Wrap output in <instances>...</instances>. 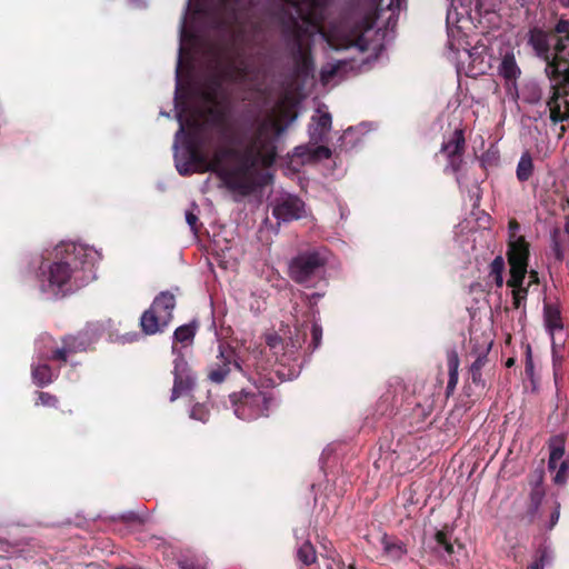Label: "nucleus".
<instances>
[{
	"label": "nucleus",
	"instance_id": "25",
	"mask_svg": "<svg viewBox=\"0 0 569 569\" xmlns=\"http://www.w3.org/2000/svg\"><path fill=\"white\" fill-rule=\"evenodd\" d=\"M533 172V161L531 154L526 151L521 154L517 169H516V176L517 179L521 182L527 181Z\"/></svg>",
	"mask_w": 569,
	"mask_h": 569
},
{
	"label": "nucleus",
	"instance_id": "21",
	"mask_svg": "<svg viewBox=\"0 0 569 569\" xmlns=\"http://www.w3.org/2000/svg\"><path fill=\"white\" fill-rule=\"evenodd\" d=\"M498 73L507 81H516L521 71L513 52H506L498 67Z\"/></svg>",
	"mask_w": 569,
	"mask_h": 569
},
{
	"label": "nucleus",
	"instance_id": "46",
	"mask_svg": "<svg viewBox=\"0 0 569 569\" xmlns=\"http://www.w3.org/2000/svg\"><path fill=\"white\" fill-rule=\"evenodd\" d=\"M527 569H543L538 562H532Z\"/></svg>",
	"mask_w": 569,
	"mask_h": 569
},
{
	"label": "nucleus",
	"instance_id": "35",
	"mask_svg": "<svg viewBox=\"0 0 569 569\" xmlns=\"http://www.w3.org/2000/svg\"><path fill=\"white\" fill-rule=\"evenodd\" d=\"M555 31L559 34L558 39H563L569 48V21L566 19H559L555 26Z\"/></svg>",
	"mask_w": 569,
	"mask_h": 569
},
{
	"label": "nucleus",
	"instance_id": "20",
	"mask_svg": "<svg viewBox=\"0 0 569 569\" xmlns=\"http://www.w3.org/2000/svg\"><path fill=\"white\" fill-rule=\"evenodd\" d=\"M31 377L34 385L44 387L53 381L56 375L47 361L34 358L31 365Z\"/></svg>",
	"mask_w": 569,
	"mask_h": 569
},
{
	"label": "nucleus",
	"instance_id": "27",
	"mask_svg": "<svg viewBox=\"0 0 569 569\" xmlns=\"http://www.w3.org/2000/svg\"><path fill=\"white\" fill-rule=\"evenodd\" d=\"M505 260L501 256L496 257L490 263L489 277L497 287L503 284Z\"/></svg>",
	"mask_w": 569,
	"mask_h": 569
},
{
	"label": "nucleus",
	"instance_id": "51",
	"mask_svg": "<svg viewBox=\"0 0 569 569\" xmlns=\"http://www.w3.org/2000/svg\"><path fill=\"white\" fill-rule=\"evenodd\" d=\"M349 569H356V568L351 566V567H349Z\"/></svg>",
	"mask_w": 569,
	"mask_h": 569
},
{
	"label": "nucleus",
	"instance_id": "13",
	"mask_svg": "<svg viewBox=\"0 0 569 569\" xmlns=\"http://www.w3.org/2000/svg\"><path fill=\"white\" fill-rule=\"evenodd\" d=\"M543 325L546 331L551 338L552 350H553V377L555 381L558 380V366L560 363V359L556 355L557 347V335L563 336V322L561 317L560 307L556 303H545L543 305Z\"/></svg>",
	"mask_w": 569,
	"mask_h": 569
},
{
	"label": "nucleus",
	"instance_id": "4",
	"mask_svg": "<svg viewBox=\"0 0 569 569\" xmlns=\"http://www.w3.org/2000/svg\"><path fill=\"white\" fill-rule=\"evenodd\" d=\"M527 42L535 54L545 63V72L550 81L552 96L547 101L550 120L553 123L569 119V102L562 96V88L569 86V47L563 39H557L551 47L550 34L539 27L527 33Z\"/></svg>",
	"mask_w": 569,
	"mask_h": 569
},
{
	"label": "nucleus",
	"instance_id": "45",
	"mask_svg": "<svg viewBox=\"0 0 569 569\" xmlns=\"http://www.w3.org/2000/svg\"><path fill=\"white\" fill-rule=\"evenodd\" d=\"M323 297V293H320V292H315L312 293L311 296L308 297V299L311 301L312 299H320Z\"/></svg>",
	"mask_w": 569,
	"mask_h": 569
},
{
	"label": "nucleus",
	"instance_id": "24",
	"mask_svg": "<svg viewBox=\"0 0 569 569\" xmlns=\"http://www.w3.org/2000/svg\"><path fill=\"white\" fill-rule=\"evenodd\" d=\"M447 362H448V373L449 379L447 383V390L448 392L452 391L457 383H458V369H459V357L458 353L455 350H451L447 355Z\"/></svg>",
	"mask_w": 569,
	"mask_h": 569
},
{
	"label": "nucleus",
	"instance_id": "14",
	"mask_svg": "<svg viewBox=\"0 0 569 569\" xmlns=\"http://www.w3.org/2000/svg\"><path fill=\"white\" fill-rule=\"evenodd\" d=\"M94 341L96 336L88 331L67 336L62 340V346L53 351L52 358L66 362L69 355L86 351Z\"/></svg>",
	"mask_w": 569,
	"mask_h": 569
},
{
	"label": "nucleus",
	"instance_id": "41",
	"mask_svg": "<svg viewBox=\"0 0 569 569\" xmlns=\"http://www.w3.org/2000/svg\"><path fill=\"white\" fill-rule=\"evenodd\" d=\"M560 517L559 506L551 512L550 515V523L548 526V529H552L555 525L558 522Z\"/></svg>",
	"mask_w": 569,
	"mask_h": 569
},
{
	"label": "nucleus",
	"instance_id": "7",
	"mask_svg": "<svg viewBox=\"0 0 569 569\" xmlns=\"http://www.w3.org/2000/svg\"><path fill=\"white\" fill-rule=\"evenodd\" d=\"M197 332L196 322L182 325L173 332L172 355L173 359V387L170 401H174L182 396L189 395L197 382V377L190 368L183 349L192 346Z\"/></svg>",
	"mask_w": 569,
	"mask_h": 569
},
{
	"label": "nucleus",
	"instance_id": "42",
	"mask_svg": "<svg viewBox=\"0 0 569 569\" xmlns=\"http://www.w3.org/2000/svg\"><path fill=\"white\" fill-rule=\"evenodd\" d=\"M121 518H122L123 520H126V521H133V520H138V518H139V517H138V515H137L136 512H133V511H128V512L123 513V515L121 516Z\"/></svg>",
	"mask_w": 569,
	"mask_h": 569
},
{
	"label": "nucleus",
	"instance_id": "43",
	"mask_svg": "<svg viewBox=\"0 0 569 569\" xmlns=\"http://www.w3.org/2000/svg\"><path fill=\"white\" fill-rule=\"evenodd\" d=\"M526 372L528 375H532V372H533V362H532L530 355H528L527 360H526Z\"/></svg>",
	"mask_w": 569,
	"mask_h": 569
},
{
	"label": "nucleus",
	"instance_id": "11",
	"mask_svg": "<svg viewBox=\"0 0 569 569\" xmlns=\"http://www.w3.org/2000/svg\"><path fill=\"white\" fill-rule=\"evenodd\" d=\"M174 308V296L169 291L160 292L140 318L142 331L146 335H156L163 331L172 320Z\"/></svg>",
	"mask_w": 569,
	"mask_h": 569
},
{
	"label": "nucleus",
	"instance_id": "37",
	"mask_svg": "<svg viewBox=\"0 0 569 569\" xmlns=\"http://www.w3.org/2000/svg\"><path fill=\"white\" fill-rule=\"evenodd\" d=\"M58 403V399L56 396L48 392H39L38 393V402L37 405H42L44 407H56Z\"/></svg>",
	"mask_w": 569,
	"mask_h": 569
},
{
	"label": "nucleus",
	"instance_id": "39",
	"mask_svg": "<svg viewBox=\"0 0 569 569\" xmlns=\"http://www.w3.org/2000/svg\"><path fill=\"white\" fill-rule=\"evenodd\" d=\"M407 6V0H390L388 9L395 13H399Z\"/></svg>",
	"mask_w": 569,
	"mask_h": 569
},
{
	"label": "nucleus",
	"instance_id": "47",
	"mask_svg": "<svg viewBox=\"0 0 569 569\" xmlns=\"http://www.w3.org/2000/svg\"><path fill=\"white\" fill-rule=\"evenodd\" d=\"M559 2L563 6L569 8V0H559Z\"/></svg>",
	"mask_w": 569,
	"mask_h": 569
},
{
	"label": "nucleus",
	"instance_id": "32",
	"mask_svg": "<svg viewBox=\"0 0 569 569\" xmlns=\"http://www.w3.org/2000/svg\"><path fill=\"white\" fill-rule=\"evenodd\" d=\"M543 496H545V491H543L542 486L540 483H536L530 492V501H531V506H532L531 513H535L538 510V508L543 499Z\"/></svg>",
	"mask_w": 569,
	"mask_h": 569
},
{
	"label": "nucleus",
	"instance_id": "17",
	"mask_svg": "<svg viewBox=\"0 0 569 569\" xmlns=\"http://www.w3.org/2000/svg\"><path fill=\"white\" fill-rule=\"evenodd\" d=\"M355 70L356 64L353 58L337 59L321 68L320 80L323 84H329L336 78L342 80L350 71Z\"/></svg>",
	"mask_w": 569,
	"mask_h": 569
},
{
	"label": "nucleus",
	"instance_id": "1",
	"mask_svg": "<svg viewBox=\"0 0 569 569\" xmlns=\"http://www.w3.org/2000/svg\"><path fill=\"white\" fill-rule=\"evenodd\" d=\"M279 1L283 37L291 48L296 73L303 78L313 71L311 58L305 49L313 37H321L335 51L362 53L370 48L371 36L378 33L368 20L353 22L349 18L333 22L327 31L322 30L320 24L329 0ZM250 6L251 0H188L179 27L174 90L176 119L179 122L173 141L177 171L181 176L213 172L228 190L242 197L254 191L260 170L274 163L280 138L297 119V113L289 114L291 111L281 102L254 118L250 134L233 140L234 147H228L223 144L226 128L220 127L214 132L203 129L197 120L184 116L179 99L183 60L198 44L193 22L204 21L211 28L227 31L240 22L243 11Z\"/></svg>",
	"mask_w": 569,
	"mask_h": 569
},
{
	"label": "nucleus",
	"instance_id": "50",
	"mask_svg": "<svg viewBox=\"0 0 569 569\" xmlns=\"http://www.w3.org/2000/svg\"><path fill=\"white\" fill-rule=\"evenodd\" d=\"M353 129L352 128H348V130L346 131V133H349L351 132Z\"/></svg>",
	"mask_w": 569,
	"mask_h": 569
},
{
	"label": "nucleus",
	"instance_id": "16",
	"mask_svg": "<svg viewBox=\"0 0 569 569\" xmlns=\"http://www.w3.org/2000/svg\"><path fill=\"white\" fill-rule=\"evenodd\" d=\"M565 455V443L561 438H553L550 442V455L548 468L555 470L558 468L553 481L557 485H563L567 481L569 472V458L561 460Z\"/></svg>",
	"mask_w": 569,
	"mask_h": 569
},
{
	"label": "nucleus",
	"instance_id": "26",
	"mask_svg": "<svg viewBox=\"0 0 569 569\" xmlns=\"http://www.w3.org/2000/svg\"><path fill=\"white\" fill-rule=\"evenodd\" d=\"M313 146L302 144L293 149L291 162L296 166H302L307 161L313 160Z\"/></svg>",
	"mask_w": 569,
	"mask_h": 569
},
{
	"label": "nucleus",
	"instance_id": "48",
	"mask_svg": "<svg viewBox=\"0 0 569 569\" xmlns=\"http://www.w3.org/2000/svg\"><path fill=\"white\" fill-rule=\"evenodd\" d=\"M160 114L163 116V117H168V118L170 117V113L164 112V111H160Z\"/></svg>",
	"mask_w": 569,
	"mask_h": 569
},
{
	"label": "nucleus",
	"instance_id": "49",
	"mask_svg": "<svg viewBox=\"0 0 569 569\" xmlns=\"http://www.w3.org/2000/svg\"><path fill=\"white\" fill-rule=\"evenodd\" d=\"M512 363H513L512 359H509V360L507 361V366H511Z\"/></svg>",
	"mask_w": 569,
	"mask_h": 569
},
{
	"label": "nucleus",
	"instance_id": "28",
	"mask_svg": "<svg viewBox=\"0 0 569 569\" xmlns=\"http://www.w3.org/2000/svg\"><path fill=\"white\" fill-rule=\"evenodd\" d=\"M297 558L305 566L312 565L317 559L313 546L309 541H305L297 549Z\"/></svg>",
	"mask_w": 569,
	"mask_h": 569
},
{
	"label": "nucleus",
	"instance_id": "8",
	"mask_svg": "<svg viewBox=\"0 0 569 569\" xmlns=\"http://www.w3.org/2000/svg\"><path fill=\"white\" fill-rule=\"evenodd\" d=\"M520 226L517 221L509 222L508 262L510 264V278L507 281L512 287L515 308L519 309L527 298V289L522 287L527 274L529 243L519 234Z\"/></svg>",
	"mask_w": 569,
	"mask_h": 569
},
{
	"label": "nucleus",
	"instance_id": "29",
	"mask_svg": "<svg viewBox=\"0 0 569 569\" xmlns=\"http://www.w3.org/2000/svg\"><path fill=\"white\" fill-rule=\"evenodd\" d=\"M436 546L435 549L443 556L453 553V545L448 539L447 535L443 531H438L435 536Z\"/></svg>",
	"mask_w": 569,
	"mask_h": 569
},
{
	"label": "nucleus",
	"instance_id": "6",
	"mask_svg": "<svg viewBox=\"0 0 569 569\" xmlns=\"http://www.w3.org/2000/svg\"><path fill=\"white\" fill-rule=\"evenodd\" d=\"M259 76V69L252 58L241 49H232L219 53L217 57L211 87L206 93L208 100L213 101L223 84L242 89H253Z\"/></svg>",
	"mask_w": 569,
	"mask_h": 569
},
{
	"label": "nucleus",
	"instance_id": "15",
	"mask_svg": "<svg viewBox=\"0 0 569 569\" xmlns=\"http://www.w3.org/2000/svg\"><path fill=\"white\" fill-rule=\"evenodd\" d=\"M305 213V203L292 194L280 197L272 209L273 217L279 222H289L300 219Z\"/></svg>",
	"mask_w": 569,
	"mask_h": 569
},
{
	"label": "nucleus",
	"instance_id": "31",
	"mask_svg": "<svg viewBox=\"0 0 569 569\" xmlns=\"http://www.w3.org/2000/svg\"><path fill=\"white\" fill-rule=\"evenodd\" d=\"M487 361L486 355H480L470 366V375L473 383L481 382V370Z\"/></svg>",
	"mask_w": 569,
	"mask_h": 569
},
{
	"label": "nucleus",
	"instance_id": "3",
	"mask_svg": "<svg viewBox=\"0 0 569 569\" xmlns=\"http://www.w3.org/2000/svg\"><path fill=\"white\" fill-rule=\"evenodd\" d=\"M101 254L77 242H61L54 249V260L38 274L39 290L46 299H59L96 279L94 266Z\"/></svg>",
	"mask_w": 569,
	"mask_h": 569
},
{
	"label": "nucleus",
	"instance_id": "40",
	"mask_svg": "<svg viewBox=\"0 0 569 569\" xmlns=\"http://www.w3.org/2000/svg\"><path fill=\"white\" fill-rule=\"evenodd\" d=\"M186 221L188 223V226L190 227V229L196 232L197 231V222H198V217L192 213V212H186Z\"/></svg>",
	"mask_w": 569,
	"mask_h": 569
},
{
	"label": "nucleus",
	"instance_id": "38",
	"mask_svg": "<svg viewBox=\"0 0 569 569\" xmlns=\"http://www.w3.org/2000/svg\"><path fill=\"white\" fill-rule=\"evenodd\" d=\"M313 160L316 159H329L331 157V150L325 146H313Z\"/></svg>",
	"mask_w": 569,
	"mask_h": 569
},
{
	"label": "nucleus",
	"instance_id": "22",
	"mask_svg": "<svg viewBox=\"0 0 569 569\" xmlns=\"http://www.w3.org/2000/svg\"><path fill=\"white\" fill-rule=\"evenodd\" d=\"M517 97L525 103L537 104L542 99V90L535 80H529L522 84Z\"/></svg>",
	"mask_w": 569,
	"mask_h": 569
},
{
	"label": "nucleus",
	"instance_id": "30",
	"mask_svg": "<svg viewBox=\"0 0 569 569\" xmlns=\"http://www.w3.org/2000/svg\"><path fill=\"white\" fill-rule=\"evenodd\" d=\"M561 231L555 229L551 233V251L558 261H561L565 257V250L561 240Z\"/></svg>",
	"mask_w": 569,
	"mask_h": 569
},
{
	"label": "nucleus",
	"instance_id": "2",
	"mask_svg": "<svg viewBox=\"0 0 569 569\" xmlns=\"http://www.w3.org/2000/svg\"><path fill=\"white\" fill-rule=\"evenodd\" d=\"M307 330L306 326L301 325L296 327V336L290 337L289 342L284 346L282 339L277 333H269L266 336L267 348L271 352L274 361L272 362L269 357H264L266 349L262 350L258 347L248 350L246 353L237 351L234 348L224 346L222 343L218 347L216 361L209 365L207 370V378L210 382L220 385L226 381L232 368L238 370L247 380L256 387L262 383V376L273 367L279 365L283 368L290 367L292 362L298 361V351L306 342ZM300 369L289 368L286 373L281 369L277 370L280 379H293L298 377Z\"/></svg>",
	"mask_w": 569,
	"mask_h": 569
},
{
	"label": "nucleus",
	"instance_id": "23",
	"mask_svg": "<svg viewBox=\"0 0 569 569\" xmlns=\"http://www.w3.org/2000/svg\"><path fill=\"white\" fill-rule=\"evenodd\" d=\"M57 348L54 347V339L48 333L41 335L36 340V357L39 360L48 361L50 359L54 360L52 358L53 351Z\"/></svg>",
	"mask_w": 569,
	"mask_h": 569
},
{
	"label": "nucleus",
	"instance_id": "19",
	"mask_svg": "<svg viewBox=\"0 0 569 569\" xmlns=\"http://www.w3.org/2000/svg\"><path fill=\"white\" fill-rule=\"evenodd\" d=\"M332 118L329 112L320 113L318 117H312V123L309 127L310 141L313 144L322 142L326 134L330 131Z\"/></svg>",
	"mask_w": 569,
	"mask_h": 569
},
{
	"label": "nucleus",
	"instance_id": "9",
	"mask_svg": "<svg viewBox=\"0 0 569 569\" xmlns=\"http://www.w3.org/2000/svg\"><path fill=\"white\" fill-rule=\"evenodd\" d=\"M328 262V252L323 248H316L302 251L291 259L289 274L293 281L303 286L320 279Z\"/></svg>",
	"mask_w": 569,
	"mask_h": 569
},
{
	"label": "nucleus",
	"instance_id": "44",
	"mask_svg": "<svg viewBox=\"0 0 569 569\" xmlns=\"http://www.w3.org/2000/svg\"><path fill=\"white\" fill-rule=\"evenodd\" d=\"M563 233L567 237L568 242H569V216L566 218V221H565Z\"/></svg>",
	"mask_w": 569,
	"mask_h": 569
},
{
	"label": "nucleus",
	"instance_id": "33",
	"mask_svg": "<svg viewBox=\"0 0 569 569\" xmlns=\"http://www.w3.org/2000/svg\"><path fill=\"white\" fill-rule=\"evenodd\" d=\"M310 332H311L310 347H311V351L313 352L321 345V340H322V327H321V325L318 323L317 321H313L312 325H311Z\"/></svg>",
	"mask_w": 569,
	"mask_h": 569
},
{
	"label": "nucleus",
	"instance_id": "18",
	"mask_svg": "<svg viewBox=\"0 0 569 569\" xmlns=\"http://www.w3.org/2000/svg\"><path fill=\"white\" fill-rule=\"evenodd\" d=\"M382 557L391 562H400L408 555L407 545L396 536L382 533L379 539Z\"/></svg>",
	"mask_w": 569,
	"mask_h": 569
},
{
	"label": "nucleus",
	"instance_id": "5",
	"mask_svg": "<svg viewBox=\"0 0 569 569\" xmlns=\"http://www.w3.org/2000/svg\"><path fill=\"white\" fill-rule=\"evenodd\" d=\"M479 4V0H450L447 10L448 48L457 54L461 68L465 69V63L468 62L466 73L469 77L482 74L489 67L485 54L486 47H470L466 33L468 26L471 24V10L472 8L477 9ZM458 69H460V66H458Z\"/></svg>",
	"mask_w": 569,
	"mask_h": 569
},
{
	"label": "nucleus",
	"instance_id": "34",
	"mask_svg": "<svg viewBox=\"0 0 569 569\" xmlns=\"http://www.w3.org/2000/svg\"><path fill=\"white\" fill-rule=\"evenodd\" d=\"M190 418L206 422L209 418V411L206 406L197 403L190 410Z\"/></svg>",
	"mask_w": 569,
	"mask_h": 569
},
{
	"label": "nucleus",
	"instance_id": "10",
	"mask_svg": "<svg viewBox=\"0 0 569 569\" xmlns=\"http://www.w3.org/2000/svg\"><path fill=\"white\" fill-rule=\"evenodd\" d=\"M234 416L244 421H251L269 415L274 403L273 397L264 391L233 392L229 396Z\"/></svg>",
	"mask_w": 569,
	"mask_h": 569
},
{
	"label": "nucleus",
	"instance_id": "12",
	"mask_svg": "<svg viewBox=\"0 0 569 569\" xmlns=\"http://www.w3.org/2000/svg\"><path fill=\"white\" fill-rule=\"evenodd\" d=\"M465 136L463 131L456 129L442 142L440 152L446 157L447 164L445 166L446 173H452L459 187H462L461 168L463 164V150H465Z\"/></svg>",
	"mask_w": 569,
	"mask_h": 569
},
{
	"label": "nucleus",
	"instance_id": "36",
	"mask_svg": "<svg viewBox=\"0 0 569 569\" xmlns=\"http://www.w3.org/2000/svg\"><path fill=\"white\" fill-rule=\"evenodd\" d=\"M553 560V552L552 550L545 546L542 548L539 549V558L535 561V562H538V565H541L542 568L545 569V567L547 565H550Z\"/></svg>",
	"mask_w": 569,
	"mask_h": 569
}]
</instances>
